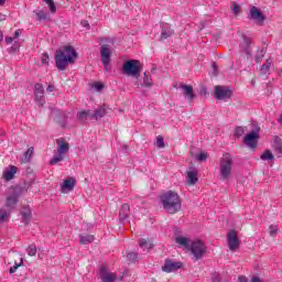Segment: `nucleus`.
I'll return each mask as SVG.
<instances>
[{"mask_svg":"<svg viewBox=\"0 0 282 282\" xmlns=\"http://www.w3.org/2000/svg\"><path fill=\"white\" fill-rule=\"evenodd\" d=\"M160 202L169 215H175V213L182 210V199H180V195L173 191L162 194Z\"/></svg>","mask_w":282,"mask_h":282,"instance_id":"1","label":"nucleus"},{"mask_svg":"<svg viewBox=\"0 0 282 282\" xmlns=\"http://www.w3.org/2000/svg\"><path fill=\"white\" fill-rule=\"evenodd\" d=\"M78 54L76 50L72 46H64L61 50H57L55 53V65L59 72H65L67 69V65L69 63H74V58H76Z\"/></svg>","mask_w":282,"mask_h":282,"instance_id":"2","label":"nucleus"},{"mask_svg":"<svg viewBox=\"0 0 282 282\" xmlns=\"http://www.w3.org/2000/svg\"><path fill=\"white\" fill-rule=\"evenodd\" d=\"M232 158L230 154L225 153L223 158L220 159V170L219 175L221 182H227V180H230V175H232Z\"/></svg>","mask_w":282,"mask_h":282,"instance_id":"3","label":"nucleus"},{"mask_svg":"<svg viewBox=\"0 0 282 282\" xmlns=\"http://www.w3.org/2000/svg\"><path fill=\"white\" fill-rule=\"evenodd\" d=\"M23 194V188L21 186L10 187L9 195L6 200V208L10 210H14L17 208V204H19V197Z\"/></svg>","mask_w":282,"mask_h":282,"instance_id":"4","label":"nucleus"},{"mask_svg":"<svg viewBox=\"0 0 282 282\" xmlns=\"http://www.w3.org/2000/svg\"><path fill=\"white\" fill-rule=\"evenodd\" d=\"M122 72L127 76H133L134 78H138V76H140V61H127L126 63H123Z\"/></svg>","mask_w":282,"mask_h":282,"instance_id":"5","label":"nucleus"},{"mask_svg":"<svg viewBox=\"0 0 282 282\" xmlns=\"http://www.w3.org/2000/svg\"><path fill=\"white\" fill-rule=\"evenodd\" d=\"M187 250H191L194 259L199 261V259L206 254V243H204L202 240H194L191 242Z\"/></svg>","mask_w":282,"mask_h":282,"instance_id":"6","label":"nucleus"},{"mask_svg":"<svg viewBox=\"0 0 282 282\" xmlns=\"http://www.w3.org/2000/svg\"><path fill=\"white\" fill-rule=\"evenodd\" d=\"M101 63L106 72H111V46L104 44L100 47Z\"/></svg>","mask_w":282,"mask_h":282,"instance_id":"7","label":"nucleus"},{"mask_svg":"<svg viewBox=\"0 0 282 282\" xmlns=\"http://www.w3.org/2000/svg\"><path fill=\"white\" fill-rule=\"evenodd\" d=\"M227 243H228V248H229V250H231V252H235V250H237L239 248V246H241V240H239V236H237V231L231 229L227 234Z\"/></svg>","mask_w":282,"mask_h":282,"instance_id":"8","label":"nucleus"},{"mask_svg":"<svg viewBox=\"0 0 282 282\" xmlns=\"http://www.w3.org/2000/svg\"><path fill=\"white\" fill-rule=\"evenodd\" d=\"M214 94L217 100H226V98H230V96H232V90L227 86L218 85L215 87Z\"/></svg>","mask_w":282,"mask_h":282,"instance_id":"9","label":"nucleus"},{"mask_svg":"<svg viewBox=\"0 0 282 282\" xmlns=\"http://www.w3.org/2000/svg\"><path fill=\"white\" fill-rule=\"evenodd\" d=\"M34 96L36 105H39V107H43L45 105V89L43 88V85L35 84Z\"/></svg>","mask_w":282,"mask_h":282,"instance_id":"10","label":"nucleus"},{"mask_svg":"<svg viewBox=\"0 0 282 282\" xmlns=\"http://www.w3.org/2000/svg\"><path fill=\"white\" fill-rule=\"evenodd\" d=\"M259 140V129L251 131L249 134L245 137V144L249 147V149H257V141Z\"/></svg>","mask_w":282,"mask_h":282,"instance_id":"11","label":"nucleus"},{"mask_svg":"<svg viewBox=\"0 0 282 282\" xmlns=\"http://www.w3.org/2000/svg\"><path fill=\"white\" fill-rule=\"evenodd\" d=\"M180 269H182V262L173 261L171 259H166L162 267V271L167 273L177 272Z\"/></svg>","mask_w":282,"mask_h":282,"instance_id":"12","label":"nucleus"},{"mask_svg":"<svg viewBox=\"0 0 282 282\" xmlns=\"http://www.w3.org/2000/svg\"><path fill=\"white\" fill-rule=\"evenodd\" d=\"M248 19L256 21V23H263V21H265V15H263V12H261L257 7H251Z\"/></svg>","mask_w":282,"mask_h":282,"instance_id":"13","label":"nucleus"},{"mask_svg":"<svg viewBox=\"0 0 282 282\" xmlns=\"http://www.w3.org/2000/svg\"><path fill=\"white\" fill-rule=\"evenodd\" d=\"M99 276L101 279L102 282H116V274L109 272L106 267H101L99 270Z\"/></svg>","mask_w":282,"mask_h":282,"instance_id":"14","label":"nucleus"},{"mask_svg":"<svg viewBox=\"0 0 282 282\" xmlns=\"http://www.w3.org/2000/svg\"><path fill=\"white\" fill-rule=\"evenodd\" d=\"M173 34H175V31L173 29H171V25L163 24L161 26V35H160L159 41H166V39H171V36H173Z\"/></svg>","mask_w":282,"mask_h":282,"instance_id":"15","label":"nucleus"},{"mask_svg":"<svg viewBox=\"0 0 282 282\" xmlns=\"http://www.w3.org/2000/svg\"><path fill=\"white\" fill-rule=\"evenodd\" d=\"M181 89L183 90V96L187 98L189 101L195 100V91L193 90V86L181 84Z\"/></svg>","mask_w":282,"mask_h":282,"instance_id":"16","label":"nucleus"},{"mask_svg":"<svg viewBox=\"0 0 282 282\" xmlns=\"http://www.w3.org/2000/svg\"><path fill=\"white\" fill-rule=\"evenodd\" d=\"M56 144H57V153H59V155L65 156V153L69 151V143L65 142V139L61 138L56 140Z\"/></svg>","mask_w":282,"mask_h":282,"instance_id":"17","label":"nucleus"},{"mask_svg":"<svg viewBox=\"0 0 282 282\" xmlns=\"http://www.w3.org/2000/svg\"><path fill=\"white\" fill-rule=\"evenodd\" d=\"M17 171H19L17 169V166L14 165H10L2 174L3 180H6V182H10L11 180H14V175H17Z\"/></svg>","mask_w":282,"mask_h":282,"instance_id":"18","label":"nucleus"},{"mask_svg":"<svg viewBox=\"0 0 282 282\" xmlns=\"http://www.w3.org/2000/svg\"><path fill=\"white\" fill-rule=\"evenodd\" d=\"M12 209L8 207H1L0 208V224H6L8 219L11 217Z\"/></svg>","mask_w":282,"mask_h":282,"instance_id":"19","label":"nucleus"},{"mask_svg":"<svg viewBox=\"0 0 282 282\" xmlns=\"http://www.w3.org/2000/svg\"><path fill=\"white\" fill-rule=\"evenodd\" d=\"M250 37H243L242 44L240 45L241 52H243L247 56L252 55V51H250Z\"/></svg>","mask_w":282,"mask_h":282,"instance_id":"20","label":"nucleus"},{"mask_svg":"<svg viewBox=\"0 0 282 282\" xmlns=\"http://www.w3.org/2000/svg\"><path fill=\"white\" fill-rule=\"evenodd\" d=\"M129 213H131V207L129 206V204H123L121 206V209L119 210L120 221H124V219H127V217H129Z\"/></svg>","mask_w":282,"mask_h":282,"instance_id":"21","label":"nucleus"},{"mask_svg":"<svg viewBox=\"0 0 282 282\" xmlns=\"http://www.w3.org/2000/svg\"><path fill=\"white\" fill-rule=\"evenodd\" d=\"M186 182L191 186L197 184L198 178H197V171L196 170L187 172Z\"/></svg>","mask_w":282,"mask_h":282,"instance_id":"22","label":"nucleus"},{"mask_svg":"<svg viewBox=\"0 0 282 282\" xmlns=\"http://www.w3.org/2000/svg\"><path fill=\"white\" fill-rule=\"evenodd\" d=\"M75 184L76 183L74 178L65 180L64 183L62 184V193H66V191H74Z\"/></svg>","mask_w":282,"mask_h":282,"instance_id":"23","label":"nucleus"},{"mask_svg":"<svg viewBox=\"0 0 282 282\" xmlns=\"http://www.w3.org/2000/svg\"><path fill=\"white\" fill-rule=\"evenodd\" d=\"M273 149L279 156L282 155V139L280 137L273 138Z\"/></svg>","mask_w":282,"mask_h":282,"instance_id":"24","label":"nucleus"},{"mask_svg":"<svg viewBox=\"0 0 282 282\" xmlns=\"http://www.w3.org/2000/svg\"><path fill=\"white\" fill-rule=\"evenodd\" d=\"M175 242L178 246H183V248H189L191 247V240L187 237H183V236H177L175 238Z\"/></svg>","mask_w":282,"mask_h":282,"instance_id":"25","label":"nucleus"},{"mask_svg":"<svg viewBox=\"0 0 282 282\" xmlns=\"http://www.w3.org/2000/svg\"><path fill=\"white\" fill-rule=\"evenodd\" d=\"M106 113L107 111L105 108H98L94 112L91 111V120H100V118H105Z\"/></svg>","mask_w":282,"mask_h":282,"instance_id":"26","label":"nucleus"},{"mask_svg":"<svg viewBox=\"0 0 282 282\" xmlns=\"http://www.w3.org/2000/svg\"><path fill=\"white\" fill-rule=\"evenodd\" d=\"M94 235H79V243L82 246H87V243H94Z\"/></svg>","mask_w":282,"mask_h":282,"instance_id":"27","label":"nucleus"},{"mask_svg":"<svg viewBox=\"0 0 282 282\" xmlns=\"http://www.w3.org/2000/svg\"><path fill=\"white\" fill-rule=\"evenodd\" d=\"M36 15V21H48L50 20V13L40 10V11H33Z\"/></svg>","mask_w":282,"mask_h":282,"instance_id":"28","label":"nucleus"},{"mask_svg":"<svg viewBox=\"0 0 282 282\" xmlns=\"http://www.w3.org/2000/svg\"><path fill=\"white\" fill-rule=\"evenodd\" d=\"M77 118L78 120H80L82 122H85V120H87V118H89L91 120V110H83L79 111L77 113Z\"/></svg>","mask_w":282,"mask_h":282,"instance_id":"29","label":"nucleus"},{"mask_svg":"<svg viewBox=\"0 0 282 282\" xmlns=\"http://www.w3.org/2000/svg\"><path fill=\"white\" fill-rule=\"evenodd\" d=\"M139 246L143 250V252H147V250H151V248H153V245L144 238H141L139 240Z\"/></svg>","mask_w":282,"mask_h":282,"instance_id":"30","label":"nucleus"},{"mask_svg":"<svg viewBox=\"0 0 282 282\" xmlns=\"http://www.w3.org/2000/svg\"><path fill=\"white\" fill-rule=\"evenodd\" d=\"M23 224H30V219H32V212L30 209H25L21 213Z\"/></svg>","mask_w":282,"mask_h":282,"instance_id":"31","label":"nucleus"},{"mask_svg":"<svg viewBox=\"0 0 282 282\" xmlns=\"http://www.w3.org/2000/svg\"><path fill=\"white\" fill-rule=\"evenodd\" d=\"M143 87H153V78L147 73L143 74Z\"/></svg>","mask_w":282,"mask_h":282,"instance_id":"32","label":"nucleus"},{"mask_svg":"<svg viewBox=\"0 0 282 282\" xmlns=\"http://www.w3.org/2000/svg\"><path fill=\"white\" fill-rule=\"evenodd\" d=\"M63 160H65V156L61 153H57V155H54L50 162V164L52 166H56V164H58V162H63Z\"/></svg>","mask_w":282,"mask_h":282,"instance_id":"33","label":"nucleus"},{"mask_svg":"<svg viewBox=\"0 0 282 282\" xmlns=\"http://www.w3.org/2000/svg\"><path fill=\"white\" fill-rule=\"evenodd\" d=\"M44 3H46L48 6L50 12H52V14L56 13V4L54 3V0H43Z\"/></svg>","mask_w":282,"mask_h":282,"instance_id":"34","label":"nucleus"},{"mask_svg":"<svg viewBox=\"0 0 282 282\" xmlns=\"http://www.w3.org/2000/svg\"><path fill=\"white\" fill-rule=\"evenodd\" d=\"M261 160H274V154H272V151L265 150L264 153L260 156Z\"/></svg>","mask_w":282,"mask_h":282,"instance_id":"35","label":"nucleus"},{"mask_svg":"<svg viewBox=\"0 0 282 282\" xmlns=\"http://www.w3.org/2000/svg\"><path fill=\"white\" fill-rule=\"evenodd\" d=\"M243 133H246V127H237L235 129V135L236 138H241V135H243Z\"/></svg>","mask_w":282,"mask_h":282,"instance_id":"36","label":"nucleus"},{"mask_svg":"<svg viewBox=\"0 0 282 282\" xmlns=\"http://www.w3.org/2000/svg\"><path fill=\"white\" fill-rule=\"evenodd\" d=\"M29 257H36V246L30 245L26 249Z\"/></svg>","mask_w":282,"mask_h":282,"instance_id":"37","label":"nucleus"},{"mask_svg":"<svg viewBox=\"0 0 282 282\" xmlns=\"http://www.w3.org/2000/svg\"><path fill=\"white\" fill-rule=\"evenodd\" d=\"M127 259H128V261H131V263H135V261H138V253L129 252L127 254Z\"/></svg>","mask_w":282,"mask_h":282,"instance_id":"38","label":"nucleus"},{"mask_svg":"<svg viewBox=\"0 0 282 282\" xmlns=\"http://www.w3.org/2000/svg\"><path fill=\"white\" fill-rule=\"evenodd\" d=\"M276 232H279V227L276 225H271L269 227V234L271 237H274V235H276Z\"/></svg>","mask_w":282,"mask_h":282,"instance_id":"39","label":"nucleus"},{"mask_svg":"<svg viewBox=\"0 0 282 282\" xmlns=\"http://www.w3.org/2000/svg\"><path fill=\"white\" fill-rule=\"evenodd\" d=\"M265 56V51H260V53L256 56V63H261L263 61V57Z\"/></svg>","mask_w":282,"mask_h":282,"instance_id":"40","label":"nucleus"},{"mask_svg":"<svg viewBox=\"0 0 282 282\" xmlns=\"http://www.w3.org/2000/svg\"><path fill=\"white\" fill-rule=\"evenodd\" d=\"M156 147H159V149H164V138L162 137L156 138Z\"/></svg>","mask_w":282,"mask_h":282,"instance_id":"41","label":"nucleus"},{"mask_svg":"<svg viewBox=\"0 0 282 282\" xmlns=\"http://www.w3.org/2000/svg\"><path fill=\"white\" fill-rule=\"evenodd\" d=\"M47 63H50V55H47V53H44L42 55V65H47Z\"/></svg>","mask_w":282,"mask_h":282,"instance_id":"42","label":"nucleus"},{"mask_svg":"<svg viewBox=\"0 0 282 282\" xmlns=\"http://www.w3.org/2000/svg\"><path fill=\"white\" fill-rule=\"evenodd\" d=\"M206 158H208V156L204 152L196 155V160H198V162H205Z\"/></svg>","mask_w":282,"mask_h":282,"instance_id":"43","label":"nucleus"},{"mask_svg":"<svg viewBox=\"0 0 282 282\" xmlns=\"http://www.w3.org/2000/svg\"><path fill=\"white\" fill-rule=\"evenodd\" d=\"M260 72L262 75H265L270 72V67L265 66L264 64H262Z\"/></svg>","mask_w":282,"mask_h":282,"instance_id":"44","label":"nucleus"},{"mask_svg":"<svg viewBox=\"0 0 282 282\" xmlns=\"http://www.w3.org/2000/svg\"><path fill=\"white\" fill-rule=\"evenodd\" d=\"M32 153H34V148L31 147L26 150V152L24 153L25 158H32Z\"/></svg>","mask_w":282,"mask_h":282,"instance_id":"45","label":"nucleus"},{"mask_svg":"<svg viewBox=\"0 0 282 282\" xmlns=\"http://www.w3.org/2000/svg\"><path fill=\"white\" fill-rule=\"evenodd\" d=\"M212 282H221V279L219 278V273L212 274Z\"/></svg>","mask_w":282,"mask_h":282,"instance_id":"46","label":"nucleus"},{"mask_svg":"<svg viewBox=\"0 0 282 282\" xmlns=\"http://www.w3.org/2000/svg\"><path fill=\"white\" fill-rule=\"evenodd\" d=\"M232 10L235 14H241V7L239 4H234Z\"/></svg>","mask_w":282,"mask_h":282,"instance_id":"47","label":"nucleus"},{"mask_svg":"<svg viewBox=\"0 0 282 282\" xmlns=\"http://www.w3.org/2000/svg\"><path fill=\"white\" fill-rule=\"evenodd\" d=\"M21 30H17L15 32H14V35H13V40L14 41H17V39H19V36H21Z\"/></svg>","mask_w":282,"mask_h":282,"instance_id":"48","label":"nucleus"},{"mask_svg":"<svg viewBox=\"0 0 282 282\" xmlns=\"http://www.w3.org/2000/svg\"><path fill=\"white\" fill-rule=\"evenodd\" d=\"M272 58L269 57L263 65L268 66L270 69V67H272Z\"/></svg>","mask_w":282,"mask_h":282,"instance_id":"49","label":"nucleus"},{"mask_svg":"<svg viewBox=\"0 0 282 282\" xmlns=\"http://www.w3.org/2000/svg\"><path fill=\"white\" fill-rule=\"evenodd\" d=\"M7 45H11V43L14 41V37H6Z\"/></svg>","mask_w":282,"mask_h":282,"instance_id":"50","label":"nucleus"},{"mask_svg":"<svg viewBox=\"0 0 282 282\" xmlns=\"http://www.w3.org/2000/svg\"><path fill=\"white\" fill-rule=\"evenodd\" d=\"M17 267H11L10 269H9V274H14V272H17Z\"/></svg>","mask_w":282,"mask_h":282,"instance_id":"51","label":"nucleus"},{"mask_svg":"<svg viewBox=\"0 0 282 282\" xmlns=\"http://www.w3.org/2000/svg\"><path fill=\"white\" fill-rule=\"evenodd\" d=\"M21 265H23V259L20 260V263L15 262L13 267H15L19 270V268H21Z\"/></svg>","mask_w":282,"mask_h":282,"instance_id":"52","label":"nucleus"},{"mask_svg":"<svg viewBox=\"0 0 282 282\" xmlns=\"http://www.w3.org/2000/svg\"><path fill=\"white\" fill-rule=\"evenodd\" d=\"M239 282H248V278L243 276V275H240L238 278Z\"/></svg>","mask_w":282,"mask_h":282,"instance_id":"53","label":"nucleus"},{"mask_svg":"<svg viewBox=\"0 0 282 282\" xmlns=\"http://www.w3.org/2000/svg\"><path fill=\"white\" fill-rule=\"evenodd\" d=\"M102 84H100V83H97L96 85H95V88L98 90V91H100V89H102Z\"/></svg>","mask_w":282,"mask_h":282,"instance_id":"54","label":"nucleus"},{"mask_svg":"<svg viewBox=\"0 0 282 282\" xmlns=\"http://www.w3.org/2000/svg\"><path fill=\"white\" fill-rule=\"evenodd\" d=\"M251 282H263V281H261V279L259 276H253L251 279Z\"/></svg>","mask_w":282,"mask_h":282,"instance_id":"55","label":"nucleus"},{"mask_svg":"<svg viewBox=\"0 0 282 282\" xmlns=\"http://www.w3.org/2000/svg\"><path fill=\"white\" fill-rule=\"evenodd\" d=\"M206 87L200 88V96H206Z\"/></svg>","mask_w":282,"mask_h":282,"instance_id":"56","label":"nucleus"},{"mask_svg":"<svg viewBox=\"0 0 282 282\" xmlns=\"http://www.w3.org/2000/svg\"><path fill=\"white\" fill-rule=\"evenodd\" d=\"M82 25H83L84 28H89V22H87V21H82Z\"/></svg>","mask_w":282,"mask_h":282,"instance_id":"57","label":"nucleus"},{"mask_svg":"<svg viewBox=\"0 0 282 282\" xmlns=\"http://www.w3.org/2000/svg\"><path fill=\"white\" fill-rule=\"evenodd\" d=\"M46 91H50V93L54 91V86L48 85V87L46 88Z\"/></svg>","mask_w":282,"mask_h":282,"instance_id":"58","label":"nucleus"},{"mask_svg":"<svg viewBox=\"0 0 282 282\" xmlns=\"http://www.w3.org/2000/svg\"><path fill=\"white\" fill-rule=\"evenodd\" d=\"M0 21H6V15L4 14H0Z\"/></svg>","mask_w":282,"mask_h":282,"instance_id":"59","label":"nucleus"},{"mask_svg":"<svg viewBox=\"0 0 282 282\" xmlns=\"http://www.w3.org/2000/svg\"><path fill=\"white\" fill-rule=\"evenodd\" d=\"M3 41V32L0 30V43Z\"/></svg>","mask_w":282,"mask_h":282,"instance_id":"60","label":"nucleus"},{"mask_svg":"<svg viewBox=\"0 0 282 282\" xmlns=\"http://www.w3.org/2000/svg\"><path fill=\"white\" fill-rule=\"evenodd\" d=\"M0 6H6V0H0Z\"/></svg>","mask_w":282,"mask_h":282,"instance_id":"61","label":"nucleus"},{"mask_svg":"<svg viewBox=\"0 0 282 282\" xmlns=\"http://www.w3.org/2000/svg\"><path fill=\"white\" fill-rule=\"evenodd\" d=\"M214 69H217V64H213Z\"/></svg>","mask_w":282,"mask_h":282,"instance_id":"62","label":"nucleus"},{"mask_svg":"<svg viewBox=\"0 0 282 282\" xmlns=\"http://www.w3.org/2000/svg\"><path fill=\"white\" fill-rule=\"evenodd\" d=\"M52 116H54V111L52 112Z\"/></svg>","mask_w":282,"mask_h":282,"instance_id":"63","label":"nucleus"}]
</instances>
